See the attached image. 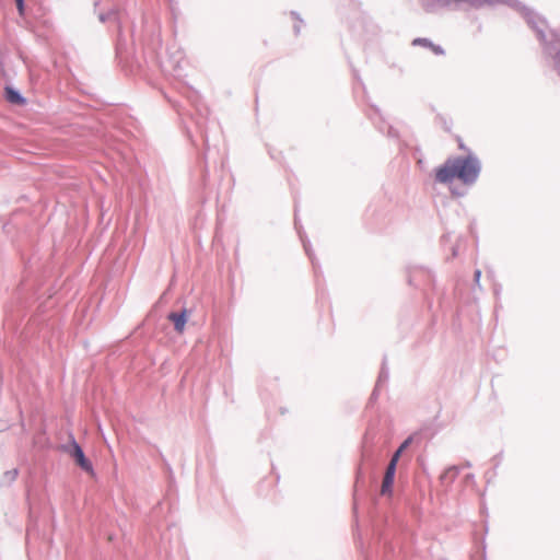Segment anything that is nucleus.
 I'll return each mask as SVG.
<instances>
[{"label": "nucleus", "mask_w": 560, "mask_h": 560, "mask_svg": "<svg viewBox=\"0 0 560 560\" xmlns=\"http://www.w3.org/2000/svg\"><path fill=\"white\" fill-rule=\"evenodd\" d=\"M480 172V165L477 159L472 156L453 158L445 161L435 171V179L441 184H451L454 179H459L465 185L476 182Z\"/></svg>", "instance_id": "1"}, {"label": "nucleus", "mask_w": 560, "mask_h": 560, "mask_svg": "<svg viewBox=\"0 0 560 560\" xmlns=\"http://www.w3.org/2000/svg\"><path fill=\"white\" fill-rule=\"evenodd\" d=\"M67 452L75 460L78 466L86 472L93 474L91 462L85 457L81 446L75 441H72L68 446Z\"/></svg>", "instance_id": "2"}, {"label": "nucleus", "mask_w": 560, "mask_h": 560, "mask_svg": "<svg viewBox=\"0 0 560 560\" xmlns=\"http://www.w3.org/2000/svg\"><path fill=\"white\" fill-rule=\"evenodd\" d=\"M395 472L396 468H394V464H388L381 488V493L383 495H392Z\"/></svg>", "instance_id": "3"}, {"label": "nucleus", "mask_w": 560, "mask_h": 560, "mask_svg": "<svg viewBox=\"0 0 560 560\" xmlns=\"http://www.w3.org/2000/svg\"><path fill=\"white\" fill-rule=\"evenodd\" d=\"M168 319L174 324L175 330L178 334H182L187 322V313L186 311H183L182 313H171L168 315Z\"/></svg>", "instance_id": "4"}, {"label": "nucleus", "mask_w": 560, "mask_h": 560, "mask_svg": "<svg viewBox=\"0 0 560 560\" xmlns=\"http://www.w3.org/2000/svg\"><path fill=\"white\" fill-rule=\"evenodd\" d=\"M5 94H7V100L11 103L19 104L22 102V97L20 96V94L18 92H15L14 90H12L11 88L5 89Z\"/></svg>", "instance_id": "5"}, {"label": "nucleus", "mask_w": 560, "mask_h": 560, "mask_svg": "<svg viewBox=\"0 0 560 560\" xmlns=\"http://www.w3.org/2000/svg\"><path fill=\"white\" fill-rule=\"evenodd\" d=\"M431 44L432 43L427 38H416L412 42V45H415V46H423V47H428V48L431 46Z\"/></svg>", "instance_id": "6"}, {"label": "nucleus", "mask_w": 560, "mask_h": 560, "mask_svg": "<svg viewBox=\"0 0 560 560\" xmlns=\"http://www.w3.org/2000/svg\"><path fill=\"white\" fill-rule=\"evenodd\" d=\"M18 11L20 15L24 14V0H15Z\"/></svg>", "instance_id": "7"}, {"label": "nucleus", "mask_w": 560, "mask_h": 560, "mask_svg": "<svg viewBox=\"0 0 560 560\" xmlns=\"http://www.w3.org/2000/svg\"><path fill=\"white\" fill-rule=\"evenodd\" d=\"M434 54L436 55H443L444 54V50L440 47V46H436L434 45L433 43L431 44V46L429 47Z\"/></svg>", "instance_id": "8"}, {"label": "nucleus", "mask_w": 560, "mask_h": 560, "mask_svg": "<svg viewBox=\"0 0 560 560\" xmlns=\"http://www.w3.org/2000/svg\"><path fill=\"white\" fill-rule=\"evenodd\" d=\"M5 477L9 481H13L16 478V470L7 471Z\"/></svg>", "instance_id": "9"}, {"label": "nucleus", "mask_w": 560, "mask_h": 560, "mask_svg": "<svg viewBox=\"0 0 560 560\" xmlns=\"http://www.w3.org/2000/svg\"><path fill=\"white\" fill-rule=\"evenodd\" d=\"M480 276H481V271L480 270H476L475 271V281H476V283H479Z\"/></svg>", "instance_id": "10"}, {"label": "nucleus", "mask_w": 560, "mask_h": 560, "mask_svg": "<svg viewBox=\"0 0 560 560\" xmlns=\"http://www.w3.org/2000/svg\"><path fill=\"white\" fill-rule=\"evenodd\" d=\"M398 458H399V457H395V456H393V458H392V459H390V462H389V464H394V468H396V465H397Z\"/></svg>", "instance_id": "11"}, {"label": "nucleus", "mask_w": 560, "mask_h": 560, "mask_svg": "<svg viewBox=\"0 0 560 560\" xmlns=\"http://www.w3.org/2000/svg\"><path fill=\"white\" fill-rule=\"evenodd\" d=\"M408 443H409V440L405 441V442L401 444V446H400V447H402V450H404V448H406V446L408 445Z\"/></svg>", "instance_id": "12"}, {"label": "nucleus", "mask_w": 560, "mask_h": 560, "mask_svg": "<svg viewBox=\"0 0 560 560\" xmlns=\"http://www.w3.org/2000/svg\"><path fill=\"white\" fill-rule=\"evenodd\" d=\"M395 457H399L400 456V453L398 451H396V453L394 454Z\"/></svg>", "instance_id": "13"}, {"label": "nucleus", "mask_w": 560, "mask_h": 560, "mask_svg": "<svg viewBox=\"0 0 560 560\" xmlns=\"http://www.w3.org/2000/svg\"><path fill=\"white\" fill-rule=\"evenodd\" d=\"M397 451L401 454L402 453V447H399Z\"/></svg>", "instance_id": "14"}]
</instances>
